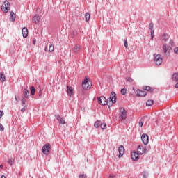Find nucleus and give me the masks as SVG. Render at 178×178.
<instances>
[{
	"label": "nucleus",
	"instance_id": "nucleus-24",
	"mask_svg": "<svg viewBox=\"0 0 178 178\" xmlns=\"http://www.w3.org/2000/svg\"><path fill=\"white\" fill-rule=\"evenodd\" d=\"M30 90L31 95H34L35 94V88L34 86H31Z\"/></svg>",
	"mask_w": 178,
	"mask_h": 178
},
{
	"label": "nucleus",
	"instance_id": "nucleus-42",
	"mask_svg": "<svg viewBox=\"0 0 178 178\" xmlns=\"http://www.w3.org/2000/svg\"><path fill=\"white\" fill-rule=\"evenodd\" d=\"M26 109H27V106H24V108L21 109V112H26Z\"/></svg>",
	"mask_w": 178,
	"mask_h": 178
},
{
	"label": "nucleus",
	"instance_id": "nucleus-26",
	"mask_svg": "<svg viewBox=\"0 0 178 178\" xmlns=\"http://www.w3.org/2000/svg\"><path fill=\"white\" fill-rule=\"evenodd\" d=\"M101 126V122L100 121H96L94 124V127H96V129H98Z\"/></svg>",
	"mask_w": 178,
	"mask_h": 178
},
{
	"label": "nucleus",
	"instance_id": "nucleus-39",
	"mask_svg": "<svg viewBox=\"0 0 178 178\" xmlns=\"http://www.w3.org/2000/svg\"><path fill=\"white\" fill-rule=\"evenodd\" d=\"M85 87L86 88H83V90H88V88H90V83H86Z\"/></svg>",
	"mask_w": 178,
	"mask_h": 178
},
{
	"label": "nucleus",
	"instance_id": "nucleus-18",
	"mask_svg": "<svg viewBox=\"0 0 178 178\" xmlns=\"http://www.w3.org/2000/svg\"><path fill=\"white\" fill-rule=\"evenodd\" d=\"M90 83V79L87 78V76L85 77V79L83 80V83H82L83 88H86V85Z\"/></svg>",
	"mask_w": 178,
	"mask_h": 178
},
{
	"label": "nucleus",
	"instance_id": "nucleus-5",
	"mask_svg": "<svg viewBox=\"0 0 178 178\" xmlns=\"http://www.w3.org/2000/svg\"><path fill=\"white\" fill-rule=\"evenodd\" d=\"M163 49L165 56H169V55H170V51H172V47H170V46L164 44L163 45Z\"/></svg>",
	"mask_w": 178,
	"mask_h": 178
},
{
	"label": "nucleus",
	"instance_id": "nucleus-20",
	"mask_svg": "<svg viewBox=\"0 0 178 178\" xmlns=\"http://www.w3.org/2000/svg\"><path fill=\"white\" fill-rule=\"evenodd\" d=\"M6 80V77L5 76V74L3 73H0V81L1 83H5V81Z\"/></svg>",
	"mask_w": 178,
	"mask_h": 178
},
{
	"label": "nucleus",
	"instance_id": "nucleus-38",
	"mask_svg": "<svg viewBox=\"0 0 178 178\" xmlns=\"http://www.w3.org/2000/svg\"><path fill=\"white\" fill-rule=\"evenodd\" d=\"M170 45H171V47H175V42L172 40H170Z\"/></svg>",
	"mask_w": 178,
	"mask_h": 178
},
{
	"label": "nucleus",
	"instance_id": "nucleus-43",
	"mask_svg": "<svg viewBox=\"0 0 178 178\" xmlns=\"http://www.w3.org/2000/svg\"><path fill=\"white\" fill-rule=\"evenodd\" d=\"M127 81H129V83H133V79L132 78L129 77V78L127 79Z\"/></svg>",
	"mask_w": 178,
	"mask_h": 178
},
{
	"label": "nucleus",
	"instance_id": "nucleus-25",
	"mask_svg": "<svg viewBox=\"0 0 178 178\" xmlns=\"http://www.w3.org/2000/svg\"><path fill=\"white\" fill-rule=\"evenodd\" d=\"M162 38L164 41H168L169 40V35L165 33L163 35Z\"/></svg>",
	"mask_w": 178,
	"mask_h": 178
},
{
	"label": "nucleus",
	"instance_id": "nucleus-48",
	"mask_svg": "<svg viewBox=\"0 0 178 178\" xmlns=\"http://www.w3.org/2000/svg\"><path fill=\"white\" fill-rule=\"evenodd\" d=\"M44 51H45V52H47V51H48V47H46L44 48Z\"/></svg>",
	"mask_w": 178,
	"mask_h": 178
},
{
	"label": "nucleus",
	"instance_id": "nucleus-44",
	"mask_svg": "<svg viewBox=\"0 0 178 178\" xmlns=\"http://www.w3.org/2000/svg\"><path fill=\"white\" fill-rule=\"evenodd\" d=\"M174 52H175V54H177L178 55V47H175L174 49Z\"/></svg>",
	"mask_w": 178,
	"mask_h": 178
},
{
	"label": "nucleus",
	"instance_id": "nucleus-17",
	"mask_svg": "<svg viewBox=\"0 0 178 178\" xmlns=\"http://www.w3.org/2000/svg\"><path fill=\"white\" fill-rule=\"evenodd\" d=\"M67 95L70 97H72V95H73V88H72V86H67Z\"/></svg>",
	"mask_w": 178,
	"mask_h": 178
},
{
	"label": "nucleus",
	"instance_id": "nucleus-56",
	"mask_svg": "<svg viewBox=\"0 0 178 178\" xmlns=\"http://www.w3.org/2000/svg\"><path fill=\"white\" fill-rule=\"evenodd\" d=\"M134 91L136 90L134 88H133Z\"/></svg>",
	"mask_w": 178,
	"mask_h": 178
},
{
	"label": "nucleus",
	"instance_id": "nucleus-30",
	"mask_svg": "<svg viewBox=\"0 0 178 178\" xmlns=\"http://www.w3.org/2000/svg\"><path fill=\"white\" fill-rule=\"evenodd\" d=\"M127 92V90L125 88H123L121 90V94H122V95H126V93Z\"/></svg>",
	"mask_w": 178,
	"mask_h": 178
},
{
	"label": "nucleus",
	"instance_id": "nucleus-31",
	"mask_svg": "<svg viewBox=\"0 0 178 178\" xmlns=\"http://www.w3.org/2000/svg\"><path fill=\"white\" fill-rule=\"evenodd\" d=\"M8 164L10 165V166H12V165H13V161L12 160V158L8 159Z\"/></svg>",
	"mask_w": 178,
	"mask_h": 178
},
{
	"label": "nucleus",
	"instance_id": "nucleus-19",
	"mask_svg": "<svg viewBox=\"0 0 178 178\" xmlns=\"http://www.w3.org/2000/svg\"><path fill=\"white\" fill-rule=\"evenodd\" d=\"M23 95L26 98H29V97L30 95V92H29V89L28 88H24V89Z\"/></svg>",
	"mask_w": 178,
	"mask_h": 178
},
{
	"label": "nucleus",
	"instance_id": "nucleus-13",
	"mask_svg": "<svg viewBox=\"0 0 178 178\" xmlns=\"http://www.w3.org/2000/svg\"><path fill=\"white\" fill-rule=\"evenodd\" d=\"M55 118L60 123V124H65V120L59 115H55Z\"/></svg>",
	"mask_w": 178,
	"mask_h": 178
},
{
	"label": "nucleus",
	"instance_id": "nucleus-34",
	"mask_svg": "<svg viewBox=\"0 0 178 178\" xmlns=\"http://www.w3.org/2000/svg\"><path fill=\"white\" fill-rule=\"evenodd\" d=\"M143 178H148V172H143Z\"/></svg>",
	"mask_w": 178,
	"mask_h": 178
},
{
	"label": "nucleus",
	"instance_id": "nucleus-16",
	"mask_svg": "<svg viewBox=\"0 0 178 178\" xmlns=\"http://www.w3.org/2000/svg\"><path fill=\"white\" fill-rule=\"evenodd\" d=\"M15 19H16V14L13 11H11L10 14V21L15 22Z\"/></svg>",
	"mask_w": 178,
	"mask_h": 178
},
{
	"label": "nucleus",
	"instance_id": "nucleus-6",
	"mask_svg": "<svg viewBox=\"0 0 178 178\" xmlns=\"http://www.w3.org/2000/svg\"><path fill=\"white\" fill-rule=\"evenodd\" d=\"M119 118L121 120H126L127 118V114L126 113V110L124 108H121L120 110Z\"/></svg>",
	"mask_w": 178,
	"mask_h": 178
},
{
	"label": "nucleus",
	"instance_id": "nucleus-15",
	"mask_svg": "<svg viewBox=\"0 0 178 178\" xmlns=\"http://www.w3.org/2000/svg\"><path fill=\"white\" fill-rule=\"evenodd\" d=\"M138 155L140 154L137 153V152H134V153L131 154V158L133 161H138Z\"/></svg>",
	"mask_w": 178,
	"mask_h": 178
},
{
	"label": "nucleus",
	"instance_id": "nucleus-11",
	"mask_svg": "<svg viewBox=\"0 0 178 178\" xmlns=\"http://www.w3.org/2000/svg\"><path fill=\"white\" fill-rule=\"evenodd\" d=\"M149 29L151 31V40L152 41L154 40V37L155 35V31L154 30V24L153 23H150L149 25Z\"/></svg>",
	"mask_w": 178,
	"mask_h": 178
},
{
	"label": "nucleus",
	"instance_id": "nucleus-4",
	"mask_svg": "<svg viewBox=\"0 0 178 178\" xmlns=\"http://www.w3.org/2000/svg\"><path fill=\"white\" fill-rule=\"evenodd\" d=\"M42 153L44 155H48L49 154V152L51 151V144L47 143L42 147Z\"/></svg>",
	"mask_w": 178,
	"mask_h": 178
},
{
	"label": "nucleus",
	"instance_id": "nucleus-27",
	"mask_svg": "<svg viewBox=\"0 0 178 178\" xmlns=\"http://www.w3.org/2000/svg\"><path fill=\"white\" fill-rule=\"evenodd\" d=\"M90 13H86L85 14L86 22H88L90 20Z\"/></svg>",
	"mask_w": 178,
	"mask_h": 178
},
{
	"label": "nucleus",
	"instance_id": "nucleus-36",
	"mask_svg": "<svg viewBox=\"0 0 178 178\" xmlns=\"http://www.w3.org/2000/svg\"><path fill=\"white\" fill-rule=\"evenodd\" d=\"M79 177V178H87V175H86V174H80Z\"/></svg>",
	"mask_w": 178,
	"mask_h": 178
},
{
	"label": "nucleus",
	"instance_id": "nucleus-29",
	"mask_svg": "<svg viewBox=\"0 0 178 178\" xmlns=\"http://www.w3.org/2000/svg\"><path fill=\"white\" fill-rule=\"evenodd\" d=\"M74 52H77V51H80V46L76 45V46L74 47Z\"/></svg>",
	"mask_w": 178,
	"mask_h": 178
},
{
	"label": "nucleus",
	"instance_id": "nucleus-3",
	"mask_svg": "<svg viewBox=\"0 0 178 178\" xmlns=\"http://www.w3.org/2000/svg\"><path fill=\"white\" fill-rule=\"evenodd\" d=\"M1 9L4 13H8L9 9H10V3L8 1H5L3 5L1 6Z\"/></svg>",
	"mask_w": 178,
	"mask_h": 178
},
{
	"label": "nucleus",
	"instance_id": "nucleus-53",
	"mask_svg": "<svg viewBox=\"0 0 178 178\" xmlns=\"http://www.w3.org/2000/svg\"><path fill=\"white\" fill-rule=\"evenodd\" d=\"M15 100L17 101V97L15 96Z\"/></svg>",
	"mask_w": 178,
	"mask_h": 178
},
{
	"label": "nucleus",
	"instance_id": "nucleus-12",
	"mask_svg": "<svg viewBox=\"0 0 178 178\" xmlns=\"http://www.w3.org/2000/svg\"><path fill=\"white\" fill-rule=\"evenodd\" d=\"M22 33L24 38H27L29 36V29L26 27L22 28Z\"/></svg>",
	"mask_w": 178,
	"mask_h": 178
},
{
	"label": "nucleus",
	"instance_id": "nucleus-55",
	"mask_svg": "<svg viewBox=\"0 0 178 178\" xmlns=\"http://www.w3.org/2000/svg\"><path fill=\"white\" fill-rule=\"evenodd\" d=\"M19 175H22V172H19Z\"/></svg>",
	"mask_w": 178,
	"mask_h": 178
},
{
	"label": "nucleus",
	"instance_id": "nucleus-7",
	"mask_svg": "<svg viewBox=\"0 0 178 178\" xmlns=\"http://www.w3.org/2000/svg\"><path fill=\"white\" fill-rule=\"evenodd\" d=\"M136 95H137V97H145L147 95V92L144 91V90H141L140 89H138L136 92Z\"/></svg>",
	"mask_w": 178,
	"mask_h": 178
},
{
	"label": "nucleus",
	"instance_id": "nucleus-22",
	"mask_svg": "<svg viewBox=\"0 0 178 178\" xmlns=\"http://www.w3.org/2000/svg\"><path fill=\"white\" fill-rule=\"evenodd\" d=\"M143 90L145 91H149L150 92H154V89L149 86H145L143 88Z\"/></svg>",
	"mask_w": 178,
	"mask_h": 178
},
{
	"label": "nucleus",
	"instance_id": "nucleus-35",
	"mask_svg": "<svg viewBox=\"0 0 178 178\" xmlns=\"http://www.w3.org/2000/svg\"><path fill=\"white\" fill-rule=\"evenodd\" d=\"M123 41L125 48H127L129 47V44H127V40L126 39H124Z\"/></svg>",
	"mask_w": 178,
	"mask_h": 178
},
{
	"label": "nucleus",
	"instance_id": "nucleus-46",
	"mask_svg": "<svg viewBox=\"0 0 178 178\" xmlns=\"http://www.w3.org/2000/svg\"><path fill=\"white\" fill-rule=\"evenodd\" d=\"M139 126H140V127H143V126H144V122H139Z\"/></svg>",
	"mask_w": 178,
	"mask_h": 178
},
{
	"label": "nucleus",
	"instance_id": "nucleus-21",
	"mask_svg": "<svg viewBox=\"0 0 178 178\" xmlns=\"http://www.w3.org/2000/svg\"><path fill=\"white\" fill-rule=\"evenodd\" d=\"M172 81L177 82L178 81V73H174L172 76Z\"/></svg>",
	"mask_w": 178,
	"mask_h": 178
},
{
	"label": "nucleus",
	"instance_id": "nucleus-50",
	"mask_svg": "<svg viewBox=\"0 0 178 178\" xmlns=\"http://www.w3.org/2000/svg\"><path fill=\"white\" fill-rule=\"evenodd\" d=\"M1 169H3V165H0Z\"/></svg>",
	"mask_w": 178,
	"mask_h": 178
},
{
	"label": "nucleus",
	"instance_id": "nucleus-1",
	"mask_svg": "<svg viewBox=\"0 0 178 178\" xmlns=\"http://www.w3.org/2000/svg\"><path fill=\"white\" fill-rule=\"evenodd\" d=\"M116 99H118V97H116V93L115 92H111L110 97L108 99H106V97L104 96H101L100 97L97 98V102L100 105H108V106H112L113 104H115Z\"/></svg>",
	"mask_w": 178,
	"mask_h": 178
},
{
	"label": "nucleus",
	"instance_id": "nucleus-49",
	"mask_svg": "<svg viewBox=\"0 0 178 178\" xmlns=\"http://www.w3.org/2000/svg\"><path fill=\"white\" fill-rule=\"evenodd\" d=\"M175 88H178V81H177V83L175 84Z\"/></svg>",
	"mask_w": 178,
	"mask_h": 178
},
{
	"label": "nucleus",
	"instance_id": "nucleus-51",
	"mask_svg": "<svg viewBox=\"0 0 178 178\" xmlns=\"http://www.w3.org/2000/svg\"><path fill=\"white\" fill-rule=\"evenodd\" d=\"M1 178H6V177L5 175H2Z\"/></svg>",
	"mask_w": 178,
	"mask_h": 178
},
{
	"label": "nucleus",
	"instance_id": "nucleus-45",
	"mask_svg": "<svg viewBox=\"0 0 178 178\" xmlns=\"http://www.w3.org/2000/svg\"><path fill=\"white\" fill-rule=\"evenodd\" d=\"M2 116H3V111H0V119H1V118H2Z\"/></svg>",
	"mask_w": 178,
	"mask_h": 178
},
{
	"label": "nucleus",
	"instance_id": "nucleus-32",
	"mask_svg": "<svg viewBox=\"0 0 178 178\" xmlns=\"http://www.w3.org/2000/svg\"><path fill=\"white\" fill-rule=\"evenodd\" d=\"M54 45L51 44L49 48V52H54Z\"/></svg>",
	"mask_w": 178,
	"mask_h": 178
},
{
	"label": "nucleus",
	"instance_id": "nucleus-28",
	"mask_svg": "<svg viewBox=\"0 0 178 178\" xmlns=\"http://www.w3.org/2000/svg\"><path fill=\"white\" fill-rule=\"evenodd\" d=\"M75 35H77V31H72L71 33V37L72 38H74Z\"/></svg>",
	"mask_w": 178,
	"mask_h": 178
},
{
	"label": "nucleus",
	"instance_id": "nucleus-10",
	"mask_svg": "<svg viewBox=\"0 0 178 178\" xmlns=\"http://www.w3.org/2000/svg\"><path fill=\"white\" fill-rule=\"evenodd\" d=\"M118 152H119L118 158H122L123 156V155H124V145H120L118 147Z\"/></svg>",
	"mask_w": 178,
	"mask_h": 178
},
{
	"label": "nucleus",
	"instance_id": "nucleus-23",
	"mask_svg": "<svg viewBox=\"0 0 178 178\" xmlns=\"http://www.w3.org/2000/svg\"><path fill=\"white\" fill-rule=\"evenodd\" d=\"M152 105H154V100L149 99L146 102L147 106H151Z\"/></svg>",
	"mask_w": 178,
	"mask_h": 178
},
{
	"label": "nucleus",
	"instance_id": "nucleus-9",
	"mask_svg": "<svg viewBox=\"0 0 178 178\" xmlns=\"http://www.w3.org/2000/svg\"><path fill=\"white\" fill-rule=\"evenodd\" d=\"M141 140H142V143H143V144L145 145H147V144H148V141H149V137L147 134H143L141 136Z\"/></svg>",
	"mask_w": 178,
	"mask_h": 178
},
{
	"label": "nucleus",
	"instance_id": "nucleus-40",
	"mask_svg": "<svg viewBox=\"0 0 178 178\" xmlns=\"http://www.w3.org/2000/svg\"><path fill=\"white\" fill-rule=\"evenodd\" d=\"M38 95H39L40 98H41V97H42V89H40L39 90Z\"/></svg>",
	"mask_w": 178,
	"mask_h": 178
},
{
	"label": "nucleus",
	"instance_id": "nucleus-8",
	"mask_svg": "<svg viewBox=\"0 0 178 178\" xmlns=\"http://www.w3.org/2000/svg\"><path fill=\"white\" fill-rule=\"evenodd\" d=\"M147 149L141 145H139L137 148V152L139 155H143V154H145Z\"/></svg>",
	"mask_w": 178,
	"mask_h": 178
},
{
	"label": "nucleus",
	"instance_id": "nucleus-47",
	"mask_svg": "<svg viewBox=\"0 0 178 178\" xmlns=\"http://www.w3.org/2000/svg\"><path fill=\"white\" fill-rule=\"evenodd\" d=\"M35 42H37V40L35 39H33V45H35Z\"/></svg>",
	"mask_w": 178,
	"mask_h": 178
},
{
	"label": "nucleus",
	"instance_id": "nucleus-37",
	"mask_svg": "<svg viewBox=\"0 0 178 178\" xmlns=\"http://www.w3.org/2000/svg\"><path fill=\"white\" fill-rule=\"evenodd\" d=\"M5 130V127H3V125H2V124H0V131H4Z\"/></svg>",
	"mask_w": 178,
	"mask_h": 178
},
{
	"label": "nucleus",
	"instance_id": "nucleus-41",
	"mask_svg": "<svg viewBox=\"0 0 178 178\" xmlns=\"http://www.w3.org/2000/svg\"><path fill=\"white\" fill-rule=\"evenodd\" d=\"M21 102H22L23 106L26 105V99L22 98Z\"/></svg>",
	"mask_w": 178,
	"mask_h": 178
},
{
	"label": "nucleus",
	"instance_id": "nucleus-2",
	"mask_svg": "<svg viewBox=\"0 0 178 178\" xmlns=\"http://www.w3.org/2000/svg\"><path fill=\"white\" fill-rule=\"evenodd\" d=\"M154 60L156 62V65H157V66L162 65V63L163 62V58H162V57H161V54H154Z\"/></svg>",
	"mask_w": 178,
	"mask_h": 178
},
{
	"label": "nucleus",
	"instance_id": "nucleus-54",
	"mask_svg": "<svg viewBox=\"0 0 178 178\" xmlns=\"http://www.w3.org/2000/svg\"><path fill=\"white\" fill-rule=\"evenodd\" d=\"M155 122H156V124H158V120H156Z\"/></svg>",
	"mask_w": 178,
	"mask_h": 178
},
{
	"label": "nucleus",
	"instance_id": "nucleus-33",
	"mask_svg": "<svg viewBox=\"0 0 178 178\" xmlns=\"http://www.w3.org/2000/svg\"><path fill=\"white\" fill-rule=\"evenodd\" d=\"M100 127L102 130H105V127H106V124H100Z\"/></svg>",
	"mask_w": 178,
	"mask_h": 178
},
{
	"label": "nucleus",
	"instance_id": "nucleus-52",
	"mask_svg": "<svg viewBox=\"0 0 178 178\" xmlns=\"http://www.w3.org/2000/svg\"><path fill=\"white\" fill-rule=\"evenodd\" d=\"M109 178H115V176H110Z\"/></svg>",
	"mask_w": 178,
	"mask_h": 178
},
{
	"label": "nucleus",
	"instance_id": "nucleus-14",
	"mask_svg": "<svg viewBox=\"0 0 178 178\" xmlns=\"http://www.w3.org/2000/svg\"><path fill=\"white\" fill-rule=\"evenodd\" d=\"M32 22L35 24H38L40 23V16L38 15H35L32 19Z\"/></svg>",
	"mask_w": 178,
	"mask_h": 178
}]
</instances>
